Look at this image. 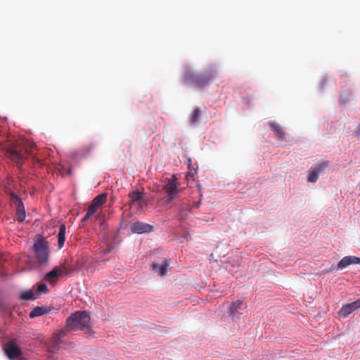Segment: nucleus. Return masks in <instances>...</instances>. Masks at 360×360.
I'll return each mask as SVG.
<instances>
[{"label":"nucleus","mask_w":360,"mask_h":360,"mask_svg":"<svg viewBox=\"0 0 360 360\" xmlns=\"http://www.w3.org/2000/svg\"><path fill=\"white\" fill-rule=\"evenodd\" d=\"M34 162H38V163H39V162H40V160H39L38 158H34Z\"/></svg>","instance_id":"a878e982"},{"label":"nucleus","mask_w":360,"mask_h":360,"mask_svg":"<svg viewBox=\"0 0 360 360\" xmlns=\"http://www.w3.org/2000/svg\"><path fill=\"white\" fill-rule=\"evenodd\" d=\"M72 269L68 267L65 264L56 266L53 270L46 275V279L49 283H53L57 281L58 276H66L70 274Z\"/></svg>","instance_id":"20e7f679"},{"label":"nucleus","mask_w":360,"mask_h":360,"mask_svg":"<svg viewBox=\"0 0 360 360\" xmlns=\"http://www.w3.org/2000/svg\"><path fill=\"white\" fill-rule=\"evenodd\" d=\"M129 197L130 198L129 204L132 205L136 202H139L143 198V193L139 191H134L129 193Z\"/></svg>","instance_id":"dca6fc26"},{"label":"nucleus","mask_w":360,"mask_h":360,"mask_svg":"<svg viewBox=\"0 0 360 360\" xmlns=\"http://www.w3.org/2000/svg\"><path fill=\"white\" fill-rule=\"evenodd\" d=\"M64 335V333L63 332H61L60 334H59V337H58V339L62 338Z\"/></svg>","instance_id":"bb28decb"},{"label":"nucleus","mask_w":360,"mask_h":360,"mask_svg":"<svg viewBox=\"0 0 360 360\" xmlns=\"http://www.w3.org/2000/svg\"><path fill=\"white\" fill-rule=\"evenodd\" d=\"M47 313V311L44 307H37L30 314L31 318L42 316Z\"/></svg>","instance_id":"f3484780"},{"label":"nucleus","mask_w":360,"mask_h":360,"mask_svg":"<svg viewBox=\"0 0 360 360\" xmlns=\"http://www.w3.org/2000/svg\"><path fill=\"white\" fill-rule=\"evenodd\" d=\"M178 186L179 182L176 174H173L170 178L167 179L163 185V190L168 197L167 202H171L176 197L180 191Z\"/></svg>","instance_id":"7ed1b4c3"},{"label":"nucleus","mask_w":360,"mask_h":360,"mask_svg":"<svg viewBox=\"0 0 360 360\" xmlns=\"http://www.w3.org/2000/svg\"><path fill=\"white\" fill-rule=\"evenodd\" d=\"M90 320V316L86 311H76L68 318L65 328L68 330H89Z\"/></svg>","instance_id":"f257e3e1"},{"label":"nucleus","mask_w":360,"mask_h":360,"mask_svg":"<svg viewBox=\"0 0 360 360\" xmlns=\"http://www.w3.org/2000/svg\"><path fill=\"white\" fill-rule=\"evenodd\" d=\"M243 302L240 300H238L236 302H233L230 309L229 313L232 316H236L240 314V310L243 309Z\"/></svg>","instance_id":"4468645a"},{"label":"nucleus","mask_w":360,"mask_h":360,"mask_svg":"<svg viewBox=\"0 0 360 360\" xmlns=\"http://www.w3.org/2000/svg\"><path fill=\"white\" fill-rule=\"evenodd\" d=\"M214 77L215 70L212 68L204 73L198 75H196L191 70H187L184 76L185 82L191 83L199 88H203L209 85Z\"/></svg>","instance_id":"f03ea898"},{"label":"nucleus","mask_w":360,"mask_h":360,"mask_svg":"<svg viewBox=\"0 0 360 360\" xmlns=\"http://www.w3.org/2000/svg\"><path fill=\"white\" fill-rule=\"evenodd\" d=\"M20 299L23 300H30L34 299V293L32 290L22 292L20 295Z\"/></svg>","instance_id":"4be33fe9"},{"label":"nucleus","mask_w":360,"mask_h":360,"mask_svg":"<svg viewBox=\"0 0 360 360\" xmlns=\"http://www.w3.org/2000/svg\"><path fill=\"white\" fill-rule=\"evenodd\" d=\"M360 258L355 256L344 257L338 264L337 269H342L351 264H359Z\"/></svg>","instance_id":"9b49d317"},{"label":"nucleus","mask_w":360,"mask_h":360,"mask_svg":"<svg viewBox=\"0 0 360 360\" xmlns=\"http://www.w3.org/2000/svg\"><path fill=\"white\" fill-rule=\"evenodd\" d=\"M170 262L168 259H165L162 264L155 263L153 264V269L160 276H165L167 272V267L169 266Z\"/></svg>","instance_id":"ddd939ff"},{"label":"nucleus","mask_w":360,"mask_h":360,"mask_svg":"<svg viewBox=\"0 0 360 360\" xmlns=\"http://www.w3.org/2000/svg\"><path fill=\"white\" fill-rule=\"evenodd\" d=\"M319 176V175L312 168H311L307 177V181L309 182L314 183L318 180Z\"/></svg>","instance_id":"412c9836"},{"label":"nucleus","mask_w":360,"mask_h":360,"mask_svg":"<svg viewBox=\"0 0 360 360\" xmlns=\"http://www.w3.org/2000/svg\"><path fill=\"white\" fill-rule=\"evenodd\" d=\"M6 154L8 157L15 162L17 165H21L24 162V153L21 147L18 146H13L8 148Z\"/></svg>","instance_id":"423d86ee"},{"label":"nucleus","mask_w":360,"mask_h":360,"mask_svg":"<svg viewBox=\"0 0 360 360\" xmlns=\"http://www.w3.org/2000/svg\"><path fill=\"white\" fill-rule=\"evenodd\" d=\"M106 193H101L98 195L91 202L88 207L90 214H95L98 209L101 207L106 201Z\"/></svg>","instance_id":"1a4fd4ad"},{"label":"nucleus","mask_w":360,"mask_h":360,"mask_svg":"<svg viewBox=\"0 0 360 360\" xmlns=\"http://www.w3.org/2000/svg\"><path fill=\"white\" fill-rule=\"evenodd\" d=\"M329 271H330V270H325V271H323V274L328 273Z\"/></svg>","instance_id":"c85d7f7f"},{"label":"nucleus","mask_w":360,"mask_h":360,"mask_svg":"<svg viewBox=\"0 0 360 360\" xmlns=\"http://www.w3.org/2000/svg\"><path fill=\"white\" fill-rule=\"evenodd\" d=\"M357 134L359 135H360V123H359V129H358V131H357Z\"/></svg>","instance_id":"cd10ccee"},{"label":"nucleus","mask_w":360,"mask_h":360,"mask_svg":"<svg viewBox=\"0 0 360 360\" xmlns=\"http://www.w3.org/2000/svg\"><path fill=\"white\" fill-rule=\"evenodd\" d=\"M14 198L16 200L15 204L17 206L16 219L18 221L22 222L26 217L25 207L20 198L16 195Z\"/></svg>","instance_id":"f8f14e48"},{"label":"nucleus","mask_w":360,"mask_h":360,"mask_svg":"<svg viewBox=\"0 0 360 360\" xmlns=\"http://www.w3.org/2000/svg\"><path fill=\"white\" fill-rule=\"evenodd\" d=\"M47 290H48L47 286L44 283L40 284L37 287V291L39 292H47Z\"/></svg>","instance_id":"5701e85b"},{"label":"nucleus","mask_w":360,"mask_h":360,"mask_svg":"<svg viewBox=\"0 0 360 360\" xmlns=\"http://www.w3.org/2000/svg\"><path fill=\"white\" fill-rule=\"evenodd\" d=\"M328 161H321L316 167H311L319 175L323 172V171L328 167Z\"/></svg>","instance_id":"aec40b11"},{"label":"nucleus","mask_w":360,"mask_h":360,"mask_svg":"<svg viewBox=\"0 0 360 360\" xmlns=\"http://www.w3.org/2000/svg\"><path fill=\"white\" fill-rule=\"evenodd\" d=\"M129 229L132 233L136 234L148 233L154 231L153 225L139 221L131 223Z\"/></svg>","instance_id":"39448f33"},{"label":"nucleus","mask_w":360,"mask_h":360,"mask_svg":"<svg viewBox=\"0 0 360 360\" xmlns=\"http://www.w3.org/2000/svg\"><path fill=\"white\" fill-rule=\"evenodd\" d=\"M270 126L271 129L275 131V135L278 136L280 140L284 141L285 139V134L278 125L271 123L270 124Z\"/></svg>","instance_id":"a211bd4d"},{"label":"nucleus","mask_w":360,"mask_h":360,"mask_svg":"<svg viewBox=\"0 0 360 360\" xmlns=\"http://www.w3.org/2000/svg\"><path fill=\"white\" fill-rule=\"evenodd\" d=\"M201 110L200 108L198 107L195 108L190 115V122L192 124L197 122L199 120Z\"/></svg>","instance_id":"6ab92c4d"},{"label":"nucleus","mask_w":360,"mask_h":360,"mask_svg":"<svg viewBox=\"0 0 360 360\" xmlns=\"http://www.w3.org/2000/svg\"><path fill=\"white\" fill-rule=\"evenodd\" d=\"M36 147V145L35 143H31V145L30 146V148H25V152L27 153H32V148H35Z\"/></svg>","instance_id":"b1692460"},{"label":"nucleus","mask_w":360,"mask_h":360,"mask_svg":"<svg viewBox=\"0 0 360 360\" xmlns=\"http://www.w3.org/2000/svg\"><path fill=\"white\" fill-rule=\"evenodd\" d=\"M359 308H360V299L343 305L340 309L339 314L345 318Z\"/></svg>","instance_id":"9d476101"},{"label":"nucleus","mask_w":360,"mask_h":360,"mask_svg":"<svg viewBox=\"0 0 360 360\" xmlns=\"http://www.w3.org/2000/svg\"><path fill=\"white\" fill-rule=\"evenodd\" d=\"M4 349L8 358L11 360L17 359L22 354L20 349L13 342L6 344Z\"/></svg>","instance_id":"6e6552de"},{"label":"nucleus","mask_w":360,"mask_h":360,"mask_svg":"<svg viewBox=\"0 0 360 360\" xmlns=\"http://www.w3.org/2000/svg\"><path fill=\"white\" fill-rule=\"evenodd\" d=\"M94 214H90L89 210H87V212L85 214V216L82 219V221H86L88 219H89Z\"/></svg>","instance_id":"393cba45"},{"label":"nucleus","mask_w":360,"mask_h":360,"mask_svg":"<svg viewBox=\"0 0 360 360\" xmlns=\"http://www.w3.org/2000/svg\"><path fill=\"white\" fill-rule=\"evenodd\" d=\"M34 251L39 262L45 263L49 258V251L46 245L41 240L34 245Z\"/></svg>","instance_id":"0eeeda50"},{"label":"nucleus","mask_w":360,"mask_h":360,"mask_svg":"<svg viewBox=\"0 0 360 360\" xmlns=\"http://www.w3.org/2000/svg\"><path fill=\"white\" fill-rule=\"evenodd\" d=\"M65 232H66V226L64 224L60 225L59 233H58V248H62L64 245L65 240Z\"/></svg>","instance_id":"2eb2a0df"}]
</instances>
